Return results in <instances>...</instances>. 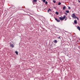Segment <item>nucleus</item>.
Instances as JSON below:
<instances>
[{
    "label": "nucleus",
    "mask_w": 80,
    "mask_h": 80,
    "mask_svg": "<svg viewBox=\"0 0 80 80\" xmlns=\"http://www.w3.org/2000/svg\"><path fill=\"white\" fill-rule=\"evenodd\" d=\"M66 17V16L65 15L63 17H59V19L61 21H63V20Z\"/></svg>",
    "instance_id": "nucleus-1"
},
{
    "label": "nucleus",
    "mask_w": 80,
    "mask_h": 80,
    "mask_svg": "<svg viewBox=\"0 0 80 80\" xmlns=\"http://www.w3.org/2000/svg\"><path fill=\"white\" fill-rule=\"evenodd\" d=\"M72 18H74V19H76V16H75V14H72Z\"/></svg>",
    "instance_id": "nucleus-2"
},
{
    "label": "nucleus",
    "mask_w": 80,
    "mask_h": 80,
    "mask_svg": "<svg viewBox=\"0 0 80 80\" xmlns=\"http://www.w3.org/2000/svg\"><path fill=\"white\" fill-rule=\"evenodd\" d=\"M55 18V20H56V21H57V22H60V20L56 18Z\"/></svg>",
    "instance_id": "nucleus-3"
},
{
    "label": "nucleus",
    "mask_w": 80,
    "mask_h": 80,
    "mask_svg": "<svg viewBox=\"0 0 80 80\" xmlns=\"http://www.w3.org/2000/svg\"><path fill=\"white\" fill-rule=\"evenodd\" d=\"M10 47L12 48H13L14 47V45H13V44H11L10 45Z\"/></svg>",
    "instance_id": "nucleus-4"
},
{
    "label": "nucleus",
    "mask_w": 80,
    "mask_h": 80,
    "mask_svg": "<svg viewBox=\"0 0 80 80\" xmlns=\"http://www.w3.org/2000/svg\"><path fill=\"white\" fill-rule=\"evenodd\" d=\"M74 23L75 24H77V21L76 20H75L74 21Z\"/></svg>",
    "instance_id": "nucleus-5"
},
{
    "label": "nucleus",
    "mask_w": 80,
    "mask_h": 80,
    "mask_svg": "<svg viewBox=\"0 0 80 80\" xmlns=\"http://www.w3.org/2000/svg\"><path fill=\"white\" fill-rule=\"evenodd\" d=\"M77 29H78V30H79V31H80V27H79V26H78L77 27Z\"/></svg>",
    "instance_id": "nucleus-6"
},
{
    "label": "nucleus",
    "mask_w": 80,
    "mask_h": 80,
    "mask_svg": "<svg viewBox=\"0 0 80 80\" xmlns=\"http://www.w3.org/2000/svg\"><path fill=\"white\" fill-rule=\"evenodd\" d=\"M66 9V6H64L63 8V9L64 10H65Z\"/></svg>",
    "instance_id": "nucleus-7"
},
{
    "label": "nucleus",
    "mask_w": 80,
    "mask_h": 80,
    "mask_svg": "<svg viewBox=\"0 0 80 80\" xmlns=\"http://www.w3.org/2000/svg\"><path fill=\"white\" fill-rule=\"evenodd\" d=\"M51 9H49L48 11V13L49 12H51Z\"/></svg>",
    "instance_id": "nucleus-8"
},
{
    "label": "nucleus",
    "mask_w": 80,
    "mask_h": 80,
    "mask_svg": "<svg viewBox=\"0 0 80 80\" xmlns=\"http://www.w3.org/2000/svg\"><path fill=\"white\" fill-rule=\"evenodd\" d=\"M54 42L55 43H57V40H55L54 41Z\"/></svg>",
    "instance_id": "nucleus-9"
},
{
    "label": "nucleus",
    "mask_w": 80,
    "mask_h": 80,
    "mask_svg": "<svg viewBox=\"0 0 80 80\" xmlns=\"http://www.w3.org/2000/svg\"><path fill=\"white\" fill-rule=\"evenodd\" d=\"M15 53H16V55H18V52L17 51H15Z\"/></svg>",
    "instance_id": "nucleus-10"
},
{
    "label": "nucleus",
    "mask_w": 80,
    "mask_h": 80,
    "mask_svg": "<svg viewBox=\"0 0 80 80\" xmlns=\"http://www.w3.org/2000/svg\"><path fill=\"white\" fill-rule=\"evenodd\" d=\"M61 5V2H59L58 3V5Z\"/></svg>",
    "instance_id": "nucleus-11"
},
{
    "label": "nucleus",
    "mask_w": 80,
    "mask_h": 80,
    "mask_svg": "<svg viewBox=\"0 0 80 80\" xmlns=\"http://www.w3.org/2000/svg\"><path fill=\"white\" fill-rule=\"evenodd\" d=\"M53 3H56V1H55V0H53Z\"/></svg>",
    "instance_id": "nucleus-12"
},
{
    "label": "nucleus",
    "mask_w": 80,
    "mask_h": 80,
    "mask_svg": "<svg viewBox=\"0 0 80 80\" xmlns=\"http://www.w3.org/2000/svg\"><path fill=\"white\" fill-rule=\"evenodd\" d=\"M66 12H67V13H69V11H66Z\"/></svg>",
    "instance_id": "nucleus-13"
},
{
    "label": "nucleus",
    "mask_w": 80,
    "mask_h": 80,
    "mask_svg": "<svg viewBox=\"0 0 80 80\" xmlns=\"http://www.w3.org/2000/svg\"><path fill=\"white\" fill-rule=\"evenodd\" d=\"M56 15H58V12H56Z\"/></svg>",
    "instance_id": "nucleus-14"
},
{
    "label": "nucleus",
    "mask_w": 80,
    "mask_h": 80,
    "mask_svg": "<svg viewBox=\"0 0 80 80\" xmlns=\"http://www.w3.org/2000/svg\"><path fill=\"white\" fill-rule=\"evenodd\" d=\"M33 2H37V0H34Z\"/></svg>",
    "instance_id": "nucleus-15"
},
{
    "label": "nucleus",
    "mask_w": 80,
    "mask_h": 80,
    "mask_svg": "<svg viewBox=\"0 0 80 80\" xmlns=\"http://www.w3.org/2000/svg\"><path fill=\"white\" fill-rule=\"evenodd\" d=\"M48 3V2L47 1H46L45 2V4H46V5H47Z\"/></svg>",
    "instance_id": "nucleus-16"
},
{
    "label": "nucleus",
    "mask_w": 80,
    "mask_h": 80,
    "mask_svg": "<svg viewBox=\"0 0 80 80\" xmlns=\"http://www.w3.org/2000/svg\"><path fill=\"white\" fill-rule=\"evenodd\" d=\"M42 1H43V2H45L46 0H41Z\"/></svg>",
    "instance_id": "nucleus-17"
},
{
    "label": "nucleus",
    "mask_w": 80,
    "mask_h": 80,
    "mask_svg": "<svg viewBox=\"0 0 80 80\" xmlns=\"http://www.w3.org/2000/svg\"><path fill=\"white\" fill-rule=\"evenodd\" d=\"M76 18H77V19H78V20H79V19H78V18L77 17H76Z\"/></svg>",
    "instance_id": "nucleus-18"
},
{
    "label": "nucleus",
    "mask_w": 80,
    "mask_h": 80,
    "mask_svg": "<svg viewBox=\"0 0 80 80\" xmlns=\"http://www.w3.org/2000/svg\"><path fill=\"white\" fill-rule=\"evenodd\" d=\"M57 38L58 39H60V36H59V37H57Z\"/></svg>",
    "instance_id": "nucleus-19"
},
{
    "label": "nucleus",
    "mask_w": 80,
    "mask_h": 80,
    "mask_svg": "<svg viewBox=\"0 0 80 80\" xmlns=\"http://www.w3.org/2000/svg\"><path fill=\"white\" fill-rule=\"evenodd\" d=\"M78 2H79V3H80V1H79V0H78Z\"/></svg>",
    "instance_id": "nucleus-20"
},
{
    "label": "nucleus",
    "mask_w": 80,
    "mask_h": 80,
    "mask_svg": "<svg viewBox=\"0 0 80 80\" xmlns=\"http://www.w3.org/2000/svg\"><path fill=\"white\" fill-rule=\"evenodd\" d=\"M66 20H67V19H65V21H66Z\"/></svg>",
    "instance_id": "nucleus-21"
},
{
    "label": "nucleus",
    "mask_w": 80,
    "mask_h": 80,
    "mask_svg": "<svg viewBox=\"0 0 80 80\" xmlns=\"http://www.w3.org/2000/svg\"><path fill=\"white\" fill-rule=\"evenodd\" d=\"M65 14H66V15H67V13H65Z\"/></svg>",
    "instance_id": "nucleus-22"
}]
</instances>
